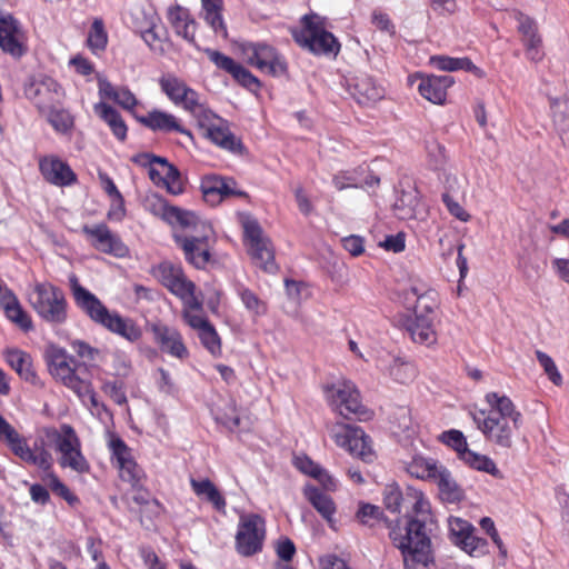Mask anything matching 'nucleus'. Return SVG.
<instances>
[{
  "label": "nucleus",
  "instance_id": "e2e57ef3",
  "mask_svg": "<svg viewBox=\"0 0 569 569\" xmlns=\"http://www.w3.org/2000/svg\"><path fill=\"white\" fill-rule=\"evenodd\" d=\"M332 183L337 190L342 191L347 188H359L360 182L353 172L341 171L333 176Z\"/></svg>",
  "mask_w": 569,
  "mask_h": 569
},
{
  "label": "nucleus",
  "instance_id": "7c9ffc66",
  "mask_svg": "<svg viewBox=\"0 0 569 569\" xmlns=\"http://www.w3.org/2000/svg\"><path fill=\"white\" fill-rule=\"evenodd\" d=\"M236 182L232 179H224L212 176L207 177L201 184L203 196L208 202L216 203L221 199L234 194H242L234 189Z\"/></svg>",
  "mask_w": 569,
  "mask_h": 569
},
{
  "label": "nucleus",
  "instance_id": "a878e982",
  "mask_svg": "<svg viewBox=\"0 0 569 569\" xmlns=\"http://www.w3.org/2000/svg\"><path fill=\"white\" fill-rule=\"evenodd\" d=\"M143 206L146 210L157 217H161L171 224L181 226L182 223L190 222V219H193V212L184 211L177 207H170L162 197L156 193L147 196Z\"/></svg>",
  "mask_w": 569,
  "mask_h": 569
},
{
  "label": "nucleus",
  "instance_id": "4be33fe9",
  "mask_svg": "<svg viewBox=\"0 0 569 569\" xmlns=\"http://www.w3.org/2000/svg\"><path fill=\"white\" fill-rule=\"evenodd\" d=\"M149 329L153 335L154 342L162 352L177 359H184L188 357V349L183 342L182 335L178 329L161 321L150 323Z\"/></svg>",
  "mask_w": 569,
  "mask_h": 569
},
{
  "label": "nucleus",
  "instance_id": "f257e3e1",
  "mask_svg": "<svg viewBox=\"0 0 569 569\" xmlns=\"http://www.w3.org/2000/svg\"><path fill=\"white\" fill-rule=\"evenodd\" d=\"M383 502L391 512L405 510L408 521L405 527L390 530V539L403 557L405 569H427L431 555V535L437 528L430 503L425 495L408 487L401 492L397 485H389L383 491Z\"/></svg>",
  "mask_w": 569,
  "mask_h": 569
},
{
  "label": "nucleus",
  "instance_id": "f3484780",
  "mask_svg": "<svg viewBox=\"0 0 569 569\" xmlns=\"http://www.w3.org/2000/svg\"><path fill=\"white\" fill-rule=\"evenodd\" d=\"M266 538V523L256 513L241 515L236 535V549L244 557L252 556L262 549Z\"/></svg>",
  "mask_w": 569,
  "mask_h": 569
},
{
  "label": "nucleus",
  "instance_id": "338daca9",
  "mask_svg": "<svg viewBox=\"0 0 569 569\" xmlns=\"http://www.w3.org/2000/svg\"><path fill=\"white\" fill-rule=\"evenodd\" d=\"M71 347L73 351L78 355V357L84 360L93 361L97 359V356L99 355V351L97 349L92 348L91 346L81 340H74L71 343Z\"/></svg>",
  "mask_w": 569,
  "mask_h": 569
},
{
  "label": "nucleus",
  "instance_id": "c03bdc74",
  "mask_svg": "<svg viewBox=\"0 0 569 569\" xmlns=\"http://www.w3.org/2000/svg\"><path fill=\"white\" fill-rule=\"evenodd\" d=\"M204 11V20L210 24L216 33L221 32L226 36V28L221 17L222 0H201Z\"/></svg>",
  "mask_w": 569,
  "mask_h": 569
},
{
  "label": "nucleus",
  "instance_id": "5fc2aeb1",
  "mask_svg": "<svg viewBox=\"0 0 569 569\" xmlns=\"http://www.w3.org/2000/svg\"><path fill=\"white\" fill-rule=\"evenodd\" d=\"M88 44L91 50H103L107 46V33L100 20L92 23L91 30L88 36Z\"/></svg>",
  "mask_w": 569,
  "mask_h": 569
},
{
  "label": "nucleus",
  "instance_id": "e433bc0d",
  "mask_svg": "<svg viewBox=\"0 0 569 569\" xmlns=\"http://www.w3.org/2000/svg\"><path fill=\"white\" fill-rule=\"evenodd\" d=\"M93 110L109 126L116 138L121 141L126 139L128 128L116 109L104 102H98Z\"/></svg>",
  "mask_w": 569,
  "mask_h": 569
},
{
  "label": "nucleus",
  "instance_id": "3c124183",
  "mask_svg": "<svg viewBox=\"0 0 569 569\" xmlns=\"http://www.w3.org/2000/svg\"><path fill=\"white\" fill-rule=\"evenodd\" d=\"M108 447L112 453V458L116 460L117 467L122 462L132 459V455L128 446L116 435H109Z\"/></svg>",
  "mask_w": 569,
  "mask_h": 569
},
{
  "label": "nucleus",
  "instance_id": "69168bd1",
  "mask_svg": "<svg viewBox=\"0 0 569 569\" xmlns=\"http://www.w3.org/2000/svg\"><path fill=\"white\" fill-rule=\"evenodd\" d=\"M276 552L281 560L290 561L296 553L295 543L289 538H281L277 541Z\"/></svg>",
  "mask_w": 569,
  "mask_h": 569
},
{
  "label": "nucleus",
  "instance_id": "052dcab7",
  "mask_svg": "<svg viewBox=\"0 0 569 569\" xmlns=\"http://www.w3.org/2000/svg\"><path fill=\"white\" fill-rule=\"evenodd\" d=\"M442 201L446 204L450 214L462 222H467L470 219V214L462 208V206L453 199L450 194V190L442 194Z\"/></svg>",
  "mask_w": 569,
  "mask_h": 569
},
{
  "label": "nucleus",
  "instance_id": "5701e85b",
  "mask_svg": "<svg viewBox=\"0 0 569 569\" xmlns=\"http://www.w3.org/2000/svg\"><path fill=\"white\" fill-rule=\"evenodd\" d=\"M83 232L91 238L92 246L104 253L118 258L126 257L129 252L122 240L113 233L106 224L100 223L92 227H84Z\"/></svg>",
  "mask_w": 569,
  "mask_h": 569
},
{
  "label": "nucleus",
  "instance_id": "f03ea898",
  "mask_svg": "<svg viewBox=\"0 0 569 569\" xmlns=\"http://www.w3.org/2000/svg\"><path fill=\"white\" fill-rule=\"evenodd\" d=\"M485 400L489 408L472 412L473 422L489 442L511 449L521 426V412L505 395L488 392Z\"/></svg>",
  "mask_w": 569,
  "mask_h": 569
},
{
  "label": "nucleus",
  "instance_id": "774afa93",
  "mask_svg": "<svg viewBox=\"0 0 569 569\" xmlns=\"http://www.w3.org/2000/svg\"><path fill=\"white\" fill-rule=\"evenodd\" d=\"M113 101L127 110L133 109L138 103L133 93L127 88H120L117 91Z\"/></svg>",
  "mask_w": 569,
  "mask_h": 569
},
{
  "label": "nucleus",
  "instance_id": "c85d7f7f",
  "mask_svg": "<svg viewBox=\"0 0 569 569\" xmlns=\"http://www.w3.org/2000/svg\"><path fill=\"white\" fill-rule=\"evenodd\" d=\"M40 171L44 179L56 186H66L74 180V173L70 167L54 157H46L40 163Z\"/></svg>",
  "mask_w": 569,
  "mask_h": 569
},
{
  "label": "nucleus",
  "instance_id": "aec40b11",
  "mask_svg": "<svg viewBox=\"0 0 569 569\" xmlns=\"http://www.w3.org/2000/svg\"><path fill=\"white\" fill-rule=\"evenodd\" d=\"M159 84L174 104L181 106L193 118L206 108L200 101L199 94L178 77L166 74L161 77Z\"/></svg>",
  "mask_w": 569,
  "mask_h": 569
},
{
  "label": "nucleus",
  "instance_id": "4c0bfd02",
  "mask_svg": "<svg viewBox=\"0 0 569 569\" xmlns=\"http://www.w3.org/2000/svg\"><path fill=\"white\" fill-rule=\"evenodd\" d=\"M441 468L435 459L416 456L406 465L409 475L417 479L431 480L436 477Z\"/></svg>",
  "mask_w": 569,
  "mask_h": 569
},
{
  "label": "nucleus",
  "instance_id": "cd10ccee",
  "mask_svg": "<svg viewBox=\"0 0 569 569\" xmlns=\"http://www.w3.org/2000/svg\"><path fill=\"white\" fill-rule=\"evenodd\" d=\"M3 355L8 365L20 378L37 387H43V382L33 370L31 357L28 353L19 349H7Z\"/></svg>",
  "mask_w": 569,
  "mask_h": 569
},
{
  "label": "nucleus",
  "instance_id": "20e7f679",
  "mask_svg": "<svg viewBox=\"0 0 569 569\" xmlns=\"http://www.w3.org/2000/svg\"><path fill=\"white\" fill-rule=\"evenodd\" d=\"M46 360L51 377L70 391H72L84 405L93 408L99 406L89 366L76 360L66 350L51 346L46 352Z\"/></svg>",
  "mask_w": 569,
  "mask_h": 569
},
{
  "label": "nucleus",
  "instance_id": "1a4fd4ad",
  "mask_svg": "<svg viewBox=\"0 0 569 569\" xmlns=\"http://www.w3.org/2000/svg\"><path fill=\"white\" fill-rule=\"evenodd\" d=\"M0 440L6 441L12 452L23 462L47 471L52 468L53 459L44 446L37 442L31 448L27 440L0 415Z\"/></svg>",
  "mask_w": 569,
  "mask_h": 569
},
{
  "label": "nucleus",
  "instance_id": "f8f14e48",
  "mask_svg": "<svg viewBox=\"0 0 569 569\" xmlns=\"http://www.w3.org/2000/svg\"><path fill=\"white\" fill-rule=\"evenodd\" d=\"M301 31L295 33L296 41L316 54L335 53L339 51V43L332 33L325 30L318 16H305Z\"/></svg>",
  "mask_w": 569,
  "mask_h": 569
},
{
  "label": "nucleus",
  "instance_id": "473e14b6",
  "mask_svg": "<svg viewBox=\"0 0 569 569\" xmlns=\"http://www.w3.org/2000/svg\"><path fill=\"white\" fill-rule=\"evenodd\" d=\"M168 20L177 36L189 42L194 41L196 22L187 9L180 6L169 8Z\"/></svg>",
  "mask_w": 569,
  "mask_h": 569
},
{
  "label": "nucleus",
  "instance_id": "f704fd0d",
  "mask_svg": "<svg viewBox=\"0 0 569 569\" xmlns=\"http://www.w3.org/2000/svg\"><path fill=\"white\" fill-rule=\"evenodd\" d=\"M190 486L198 498L210 502L220 512L226 511V499L211 480L191 478Z\"/></svg>",
  "mask_w": 569,
  "mask_h": 569
},
{
  "label": "nucleus",
  "instance_id": "2eb2a0df",
  "mask_svg": "<svg viewBox=\"0 0 569 569\" xmlns=\"http://www.w3.org/2000/svg\"><path fill=\"white\" fill-rule=\"evenodd\" d=\"M132 160L140 166L148 167L149 178L154 184L166 188L169 193L174 196L182 192L180 173L166 158L141 153L133 157Z\"/></svg>",
  "mask_w": 569,
  "mask_h": 569
},
{
  "label": "nucleus",
  "instance_id": "49530a36",
  "mask_svg": "<svg viewBox=\"0 0 569 569\" xmlns=\"http://www.w3.org/2000/svg\"><path fill=\"white\" fill-rule=\"evenodd\" d=\"M43 477V481L47 486L52 490L53 493L64 499L70 506H74L79 502V499L76 495H73L70 489L60 481V479L53 473L48 472Z\"/></svg>",
  "mask_w": 569,
  "mask_h": 569
},
{
  "label": "nucleus",
  "instance_id": "2f4dec72",
  "mask_svg": "<svg viewBox=\"0 0 569 569\" xmlns=\"http://www.w3.org/2000/svg\"><path fill=\"white\" fill-rule=\"evenodd\" d=\"M303 495L319 515L330 525V527H333V517L337 508L332 498L319 488L310 485L305 487Z\"/></svg>",
  "mask_w": 569,
  "mask_h": 569
},
{
  "label": "nucleus",
  "instance_id": "680f3d73",
  "mask_svg": "<svg viewBox=\"0 0 569 569\" xmlns=\"http://www.w3.org/2000/svg\"><path fill=\"white\" fill-rule=\"evenodd\" d=\"M159 26L152 29H147L140 36L146 44L156 53L162 54L164 52L162 38L158 32Z\"/></svg>",
  "mask_w": 569,
  "mask_h": 569
},
{
  "label": "nucleus",
  "instance_id": "b1692460",
  "mask_svg": "<svg viewBox=\"0 0 569 569\" xmlns=\"http://www.w3.org/2000/svg\"><path fill=\"white\" fill-rule=\"evenodd\" d=\"M23 31L17 19L12 16L0 17V48L12 57H21L26 49L23 46Z\"/></svg>",
  "mask_w": 569,
  "mask_h": 569
},
{
  "label": "nucleus",
  "instance_id": "ddd939ff",
  "mask_svg": "<svg viewBox=\"0 0 569 569\" xmlns=\"http://www.w3.org/2000/svg\"><path fill=\"white\" fill-rule=\"evenodd\" d=\"M323 392L328 403L345 418L351 415L361 418L367 412L360 401L358 389L349 380L327 385L323 387Z\"/></svg>",
  "mask_w": 569,
  "mask_h": 569
},
{
  "label": "nucleus",
  "instance_id": "c756f323",
  "mask_svg": "<svg viewBox=\"0 0 569 569\" xmlns=\"http://www.w3.org/2000/svg\"><path fill=\"white\" fill-rule=\"evenodd\" d=\"M352 96L360 104L375 103L385 97V89L372 77L362 74L352 83Z\"/></svg>",
  "mask_w": 569,
  "mask_h": 569
},
{
  "label": "nucleus",
  "instance_id": "9d476101",
  "mask_svg": "<svg viewBox=\"0 0 569 569\" xmlns=\"http://www.w3.org/2000/svg\"><path fill=\"white\" fill-rule=\"evenodd\" d=\"M202 136L219 148L232 153H241L243 146L230 131L227 121L207 107L194 117Z\"/></svg>",
  "mask_w": 569,
  "mask_h": 569
},
{
  "label": "nucleus",
  "instance_id": "8fccbe9b",
  "mask_svg": "<svg viewBox=\"0 0 569 569\" xmlns=\"http://www.w3.org/2000/svg\"><path fill=\"white\" fill-rule=\"evenodd\" d=\"M239 297L244 308L254 317L262 316L267 311V305L251 290L241 288Z\"/></svg>",
  "mask_w": 569,
  "mask_h": 569
},
{
  "label": "nucleus",
  "instance_id": "09e8293b",
  "mask_svg": "<svg viewBox=\"0 0 569 569\" xmlns=\"http://www.w3.org/2000/svg\"><path fill=\"white\" fill-rule=\"evenodd\" d=\"M457 546H459L469 556L475 558L482 557L488 551L487 541L482 538L475 536L473 531H471L462 540H457Z\"/></svg>",
  "mask_w": 569,
  "mask_h": 569
},
{
  "label": "nucleus",
  "instance_id": "423d86ee",
  "mask_svg": "<svg viewBox=\"0 0 569 569\" xmlns=\"http://www.w3.org/2000/svg\"><path fill=\"white\" fill-rule=\"evenodd\" d=\"M27 301L33 311L50 325H62L68 318V302L63 291L49 281H33L27 291Z\"/></svg>",
  "mask_w": 569,
  "mask_h": 569
},
{
  "label": "nucleus",
  "instance_id": "37998d69",
  "mask_svg": "<svg viewBox=\"0 0 569 569\" xmlns=\"http://www.w3.org/2000/svg\"><path fill=\"white\" fill-rule=\"evenodd\" d=\"M461 460L476 470L485 471L496 478H501L500 470L497 468L495 461L488 456L480 455L468 449L462 453Z\"/></svg>",
  "mask_w": 569,
  "mask_h": 569
},
{
  "label": "nucleus",
  "instance_id": "6e6552de",
  "mask_svg": "<svg viewBox=\"0 0 569 569\" xmlns=\"http://www.w3.org/2000/svg\"><path fill=\"white\" fill-rule=\"evenodd\" d=\"M47 438L54 442L56 451L60 455L58 462L61 468H69L78 473H86L90 465L81 452V442L70 425H61L59 429L47 428Z\"/></svg>",
  "mask_w": 569,
  "mask_h": 569
},
{
  "label": "nucleus",
  "instance_id": "a18cd8bd",
  "mask_svg": "<svg viewBox=\"0 0 569 569\" xmlns=\"http://www.w3.org/2000/svg\"><path fill=\"white\" fill-rule=\"evenodd\" d=\"M389 375L400 383H408L415 379L417 370L413 363L395 358L389 367Z\"/></svg>",
  "mask_w": 569,
  "mask_h": 569
},
{
  "label": "nucleus",
  "instance_id": "72a5a7b5",
  "mask_svg": "<svg viewBox=\"0 0 569 569\" xmlns=\"http://www.w3.org/2000/svg\"><path fill=\"white\" fill-rule=\"evenodd\" d=\"M140 121L154 131H177L191 137V132L182 128L173 114L167 113L164 111H150L146 117L141 118Z\"/></svg>",
  "mask_w": 569,
  "mask_h": 569
},
{
  "label": "nucleus",
  "instance_id": "7ed1b4c3",
  "mask_svg": "<svg viewBox=\"0 0 569 569\" xmlns=\"http://www.w3.org/2000/svg\"><path fill=\"white\" fill-rule=\"evenodd\" d=\"M406 305L415 303L412 312L403 318L402 327L415 343L432 347L438 341L436 310L438 295L423 283H411L403 291Z\"/></svg>",
  "mask_w": 569,
  "mask_h": 569
},
{
  "label": "nucleus",
  "instance_id": "de8ad7c7",
  "mask_svg": "<svg viewBox=\"0 0 569 569\" xmlns=\"http://www.w3.org/2000/svg\"><path fill=\"white\" fill-rule=\"evenodd\" d=\"M551 110L553 124L559 132L560 138L563 140V134L568 131V122H567V110H568V101L566 99H555L551 100Z\"/></svg>",
  "mask_w": 569,
  "mask_h": 569
},
{
  "label": "nucleus",
  "instance_id": "39448f33",
  "mask_svg": "<svg viewBox=\"0 0 569 569\" xmlns=\"http://www.w3.org/2000/svg\"><path fill=\"white\" fill-rule=\"evenodd\" d=\"M69 281L77 306L91 320L130 342H136L141 338L140 328L131 319L122 318L117 312H110L93 293L79 283L74 274L69 278Z\"/></svg>",
  "mask_w": 569,
  "mask_h": 569
},
{
  "label": "nucleus",
  "instance_id": "4d7b16f0",
  "mask_svg": "<svg viewBox=\"0 0 569 569\" xmlns=\"http://www.w3.org/2000/svg\"><path fill=\"white\" fill-rule=\"evenodd\" d=\"M120 478L130 483L131 486H136L141 477V469L138 467L136 461L132 459L122 462L118 466Z\"/></svg>",
  "mask_w": 569,
  "mask_h": 569
},
{
  "label": "nucleus",
  "instance_id": "393cba45",
  "mask_svg": "<svg viewBox=\"0 0 569 569\" xmlns=\"http://www.w3.org/2000/svg\"><path fill=\"white\" fill-rule=\"evenodd\" d=\"M0 307L7 318L22 330L32 329L31 317L26 312L14 292L0 279Z\"/></svg>",
  "mask_w": 569,
  "mask_h": 569
},
{
  "label": "nucleus",
  "instance_id": "6ab92c4d",
  "mask_svg": "<svg viewBox=\"0 0 569 569\" xmlns=\"http://www.w3.org/2000/svg\"><path fill=\"white\" fill-rule=\"evenodd\" d=\"M181 317L184 323L196 331L203 348L213 357L221 355V339L204 313L202 300L199 301V307L181 309Z\"/></svg>",
  "mask_w": 569,
  "mask_h": 569
},
{
  "label": "nucleus",
  "instance_id": "13d9d810",
  "mask_svg": "<svg viewBox=\"0 0 569 569\" xmlns=\"http://www.w3.org/2000/svg\"><path fill=\"white\" fill-rule=\"evenodd\" d=\"M449 531L451 536V540L455 545H457V540H462L467 537L471 531H473L472 526L460 518H450L449 519Z\"/></svg>",
  "mask_w": 569,
  "mask_h": 569
},
{
  "label": "nucleus",
  "instance_id": "ea45409f",
  "mask_svg": "<svg viewBox=\"0 0 569 569\" xmlns=\"http://www.w3.org/2000/svg\"><path fill=\"white\" fill-rule=\"evenodd\" d=\"M130 16L132 27L139 33L158 27L160 23V18L152 8L136 7L131 10Z\"/></svg>",
  "mask_w": 569,
  "mask_h": 569
},
{
  "label": "nucleus",
  "instance_id": "0e129e2a",
  "mask_svg": "<svg viewBox=\"0 0 569 569\" xmlns=\"http://www.w3.org/2000/svg\"><path fill=\"white\" fill-rule=\"evenodd\" d=\"M516 20L518 21V30L523 36V41L529 40V38H538L536 23L531 18L518 12L516 13Z\"/></svg>",
  "mask_w": 569,
  "mask_h": 569
},
{
  "label": "nucleus",
  "instance_id": "a211bd4d",
  "mask_svg": "<svg viewBox=\"0 0 569 569\" xmlns=\"http://www.w3.org/2000/svg\"><path fill=\"white\" fill-rule=\"evenodd\" d=\"M246 61L262 72L280 77L287 72V63L277 50L263 42H246L241 46Z\"/></svg>",
  "mask_w": 569,
  "mask_h": 569
},
{
  "label": "nucleus",
  "instance_id": "9b49d317",
  "mask_svg": "<svg viewBox=\"0 0 569 569\" xmlns=\"http://www.w3.org/2000/svg\"><path fill=\"white\" fill-rule=\"evenodd\" d=\"M161 283L182 302V309L199 307L202 299L196 295V284L187 279L182 269L170 262H162L154 269Z\"/></svg>",
  "mask_w": 569,
  "mask_h": 569
},
{
  "label": "nucleus",
  "instance_id": "864d4df0",
  "mask_svg": "<svg viewBox=\"0 0 569 569\" xmlns=\"http://www.w3.org/2000/svg\"><path fill=\"white\" fill-rule=\"evenodd\" d=\"M440 438L443 443L457 451L460 459L465 450L469 449L463 433L459 430L445 431Z\"/></svg>",
  "mask_w": 569,
  "mask_h": 569
},
{
  "label": "nucleus",
  "instance_id": "6e6d98bb",
  "mask_svg": "<svg viewBox=\"0 0 569 569\" xmlns=\"http://www.w3.org/2000/svg\"><path fill=\"white\" fill-rule=\"evenodd\" d=\"M231 76L237 80L241 86L249 89L250 91L256 92L260 89L261 84L257 77H254L249 70H247L241 64H238L233 70Z\"/></svg>",
  "mask_w": 569,
  "mask_h": 569
},
{
  "label": "nucleus",
  "instance_id": "a19ab883",
  "mask_svg": "<svg viewBox=\"0 0 569 569\" xmlns=\"http://www.w3.org/2000/svg\"><path fill=\"white\" fill-rule=\"evenodd\" d=\"M432 481L437 483L445 500L453 502L460 499V490L451 473L443 466H441Z\"/></svg>",
  "mask_w": 569,
  "mask_h": 569
},
{
  "label": "nucleus",
  "instance_id": "0eeeda50",
  "mask_svg": "<svg viewBox=\"0 0 569 569\" xmlns=\"http://www.w3.org/2000/svg\"><path fill=\"white\" fill-rule=\"evenodd\" d=\"M180 227L182 231L176 233L174 239L182 248L187 261L198 269L204 268L210 261V250L213 241L211 226L193 213V219Z\"/></svg>",
  "mask_w": 569,
  "mask_h": 569
},
{
  "label": "nucleus",
  "instance_id": "c9c22d12",
  "mask_svg": "<svg viewBox=\"0 0 569 569\" xmlns=\"http://www.w3.org/2000/svg\"><path fill=\"white\" fill-rule=\"evenodd\" d=\"M293 465L305 475H308L318 480L326 490H336L337 481L333 479V477L329 475L327 470L313 462L309 457L296 456L293 459Z\"/></svg>",
  "mask_w": 569,
  "mask_h": 569
},
{
  "label": "nucleus",
  "instance_id": "58836bf2",
  "mask_svg": "<svg viewBox=\"0 0 569 569\" xmlns=\"http://www.w3.org/2000/svg\"><path fill=\"white\" fill-rule=\"evenodd\" d=\"M430 63L443 71H457V70H467L473 72L478 77H482V71L472 63L468 58H451L447 56H432L430 58Z\"/></svg>",
  "mask_w": 569,
  "mask_h": 569
},
{
  "label": "nucleus",
  "instance_id": "dca6fc26",
  "mask_svg": "<svg viewBox=\"0 0 569 569\" xmlns=\"http://www.w3.org/2000/svg\"><path fill=\"white\" fill-rule=\"evenodd\" d=\"M242 227L248 251L256 264L267 272H274L277 266L274 263L273 249L257 220L244 217L242 219Z\"/></svg>",
  "mask_w": 569,
  "mask_h": 569
},
{
  "label": "nucleus",
  "instance_id": "412c9836",
  "mask_svg": "<svg viewBox=\"0 0 569 569\" xmlns=\"http://www.w3.org/2000/svg\"><path fill=\"white\" fill-rule=\"evenodd\" d=\"M26 96L41 113L44 110H49V108L59 106L63 92L54 79L43 76L30 81L26 87Z\"/></svg>",
  "mask_w": 569,
  "mask_h": 569
},
{
  "label": "nucleus",
  "instance_id": "4468645a",
  "mask_svg": "<svg viewBox=\"0 0 569 569\" xmlns=\"http://www.w3.org/2000/svg\"><path fill=\"white\" fill-rule=\"evenodd\" d=\"M330 437L338 447L347 450L350 455L366 462L373 461L375 451L371 447V440L361 428L336 423L330 429Z\"/></svg>",
  "mask_w": 569,
  "mask_h": 569
},
{
  "label": "nucleus",
  "instance_id": "bb28decb",
  "mask_svg": "<svg viewBox=\"0 0 569 569\" xmlns=\"http://www.w3.org/2000/svg\"><path fill=\"white\" fill-rule=\"evenodd\" d=\"M450 76H428L420 79L418 91L428 101L441 104L447 97V90L453 84Z\"/></svg>",
  "mask_w": 569,
  "mask_h": 569
},
{
  "label": "nucleus",
  "instance_id": "79ce46f5",
  "mask_svg": "<svg viewBox=\"0 0 569 569\" xmlns=\"http://www.w3.org/2000/svg\"><path fill=\"white\" fill-rule=\"evenodd\" d=\"M41 114L52 126V128L59 133H68L73 127L72 116L64 109L54 106L44 110Z\"/></svg>",
  "mask_w": 569,
  "mask_h": 569
},
{
  "label": "nucleus",
  "instance_id": "bf43d9fd",
  "mask_svg": "<svg viewBox=\"0 0 569 569\" xmlns=\"http://www.w3.org/2000/svg\"><path fill=\"white\" fill-rule=\"evenodd\" d=\"M204 52L211 62H213L218 68L229 72L230 74L233 72V70L239 64L230 57H228L217 50L206 49Z\"/></svg>",
  "mask_w": 569,
  "mask_h": 569
},
{
  "label": "nucleus",
  "instance_id": "603ef678",
  "mask_svg": "<svg viewBox=\"0 0 569 569\" xmlns=\"http://www.w3.org/2000/svg\"><path fill=\"white\" fill-rule=\"evenodd\" d=\"M536 357L550 381L556 386H560L562 383V376L560 375L555 361L547 353L540 350L536 351Z\"/></svg>",
  "mask_w": 569,
  "mask_h": 569
}]
</instances>
